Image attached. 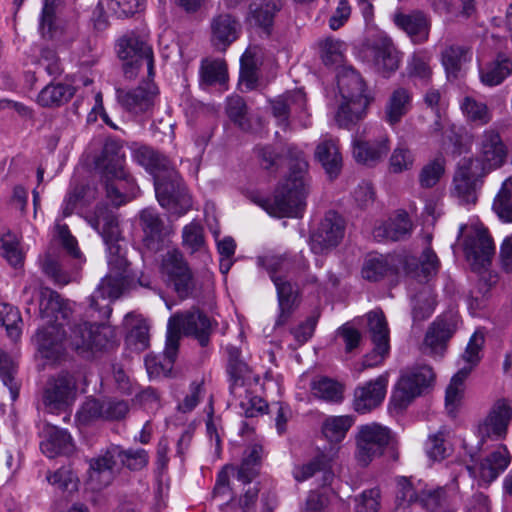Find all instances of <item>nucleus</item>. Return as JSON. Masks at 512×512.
Instances as JSON below:
<instances>
[{"label": "nucleus", "instance_id": "1", "mask_svg": "<svg viewBox=\"0 0 512 512\" xmlns=\"http://www.w3.org/2000/svg\"><path fill=\"white\" fill-rule=\"evenodd\" d=\"M39 313L46 326L37 331L35 339L38 351L48 360H58L65 344L79 354L102 350L109 344V327L76 320L73 303L48 287L40 290Z\"/></svg>", "mask_w": 512, "mask_h": 512}, {"label": "nucleus", "instance_id": "2", "mask_svg": "<svg viewBox=\"0 0 512 512\" xmlns=\"http://www.w3.org/2000/svg\"><path fill=\"white\" fill-rule=\"evenodd\" d=\"M86 220L107 245L109 274L101 280L90 296V307L98 311L101 317L107 318L111 314V308L106 300H115L122 294L129 264L119 243L120 229L113 212L107 206H97L95 212L87 216Z\"/></svg>", "mask_w": 512, "mask_h": 512}, {"label": "nucleus", "instance_id": "3", "mask_svg": "<svg viewBox=\"0 0 512 512\" xmlns=\"http://www.w3.org/2000/svg\"><path fill=\"white\" fill-rule=\"evenodd\" d=\"M133 159L153 176L156 197L162 207L174 209L179 215L191 208V198L166 156L142 146L133 151Z\"/></svg>", "mask_w": 512, "mask_h": 512}, {"label": "nucleus", "instance_id": "4", "mask_svg": "<svg viewBox=\"0 0 512 512\" xmlns=\"http://www.w3.org/2000/svg\"><path fill=\"white\" fill-rule=\"evenodd\" d=\"M289 173L276 190L273 200L259 202L270 215L276 217H299L306 205L309 192L308 162L300 149L288 146Z\"/></svg>", "mask_w": 512, "mask_h": 512}, {"label": "nucleus", "instance_id": "5", "mask_svg": "<svg viewBox=\"0 0 512 512\" xmlns=\"http://www.w3.org/2000/svg\"><path fill=\"white\" fill-rule=\"evenodd\" d=\"M102 170L107 198L120 206L136 196L137 186L125 167V154L116 141L107 142L98 164Z\"/></svg>", "mask_w": 512, "mask_h": 512}, {"label": "nucleus", "instance_id": "6", "mask_svg": "<svg viewBox=\"0 0 512 512\" xmlns=\"http://www.w3.org/2000/svg\"><path fill=\"white\" fill-rule=\"evenodd\" d=\"M118 461L129 470L139 471L147 466L149 457L144 449L123 450L119 446L109 447L89 461L88 483L91 489L101 490L113 482Z\"/></svg>", "mask_w": 512, "mask_h": 512}, {"label": "nucleus", "instance_id": "7", "mask_svg": "<svg viewBox=\"0 0 512 512\" xmlns=\"http://www.w3.org/2000/svg\"><path fill=\"white\" fill-rule=\"evenodd\" d=\"M357 463L367 467L374 459L389 451L393 460L398 459V439L390 428L377 422L360 425L355 435Z\"/></svg>", "mask_w": 512, "mask_h": 512}, {"label": "nucleus", "instance_id": "8", "mask_svg": "<svg viewBox=\"0 0 512 512\" xmlns=\"http://www.w3.org/2000/svg\"><path fill=\"white\" fill-rule=\"evenodd\" d=\"M465 256L474 271L486 269L495 255V245L488 230L480 224L461 225Z\"/></svg>", "mask_w": 512, "mask_h": 512}, {"label": "nucleus", "instance_id": "9", "mask_svg": "<svg viewBox=\"0 0 512 512\" xmlns=\"http://www.w3.org/2000/svg\"><path fill=\"white\" fill-rule=\"evenodd\" d=\"M484 335L475 331L467 344L461 359L465 365L451 378L450 384L446 389L445 406L450 415H454L461 403L464 392V381L469 376L473 368L479 363L480 352L484 344Z\"/></svg>", "mask_w": 512, "mask_h": 512}, {"label": "nucleus", "instance_id": "10", "mask_svg": "<svg viewBox=\"0 0 512 512\" xmlns=\"http://www.w3.org/2000/svg\"><path fill=\"white\" fill-rule=\"evenodd\" d=\"M117 53L123 61L124 75L128 79L137 76L142 66H146L149 77L154 75V57L150 45L140 36L130 33L118 40Z\"/></svg>", "mask_w": 512, "mask_h": 512}, {"label": "nucleus", "instance_id": "11", "mask_svg": "<svg viewBox=\"0 0 512 512\" xmlns=\"http://www.w3.org/2000/svg\"><path fill=\"white\" fill-rule=\"evenodd\" d=\"M434 380V373L430 366L420 365L404 371L392 393L391 402L397 409L406 408L424 389L428 388Z\"/></svg>", "mask_w": 512, "mask_h": 512}, {"label": "nucleus", "instance_id": "12", "mask_svg": "<svg viewBox=\"0 0 512 512\" xmlns=\"http://www.w3.org/2000/svg\"><path fill=\"white\" fill-rule=\"evenodd\" d=\"M181 332L187 336H193L201 346H207L211 334V321L209 317L199 309H192L183 313H177L170 317L167 325V337L175 336L177 345L181 338Z\"/></svg>", "mask_w": 512, "mask_h": 512}, {"label": "nucleus", "instance_id": "13", "mask_svg": "<svg viewBox=\"0 0 512 512\" xmlns=\"http://www.w3.org/2000/svg\"><path fill=\"white\" fill-rule=\"evenodd\" d=\"M507 153V147L500 134L493 129H488L479 137L477 157L464 159L477 162L475 167L487 175L503 166Z\"/></svg>", "mask_w": 512, "mask_h": 512}, {"label": "nucleus", "instance_id": "14", "mask_svg": "<svg viewBox=\"0 0 512 512\" xmlns=\"http://www.w3.org/2000/svg\"><path fill=\"white\" fill-rule=\"evenodd\" d=\"M459 317L454 311H447L439 316L429 325L424 341V352L442 356L446 351L447 344L458 329Z\"/></svg>", "mask_w": 512, "mask_h": 512}, {"label": "nucleus", "instance_id": "15", "mask_svg": "<svg viewBox=\"0 0 512 512\" xmlns=\"http://www.w3.org/2000/svg\"><path fill=\"white\" fill-rule=\"evenodd\" d=\"M345 234V221L335 211H329L310 236V248L315 254H326L336 248Z\"/></svg>", "mask_w": 512, "mask_h": 512}, {"label": "nucleus", "instance_id": "16", "mask_svg": "<svg viewBox=\"0 0 512 512\" xmlns=\"http://www.w3.org/2000/svg\"><path fill=\"white\" fill-rule=\"evenodd\" d=\"M161 270L173 283L174 289L180 298L185 299L192 294L195 288L193 275L179 250L167 251L162 259Z\"/></svg>", "mask_w": 512, "mask_h": 512}, {"label": "nucleus", "instance_id": "17", "mask_svg": "<svg viewBox=\"0 0 512 512\" xmlns=\"http://www.w3.org/2000/svg\"><path fill=\"white\" fill-rule=\"evenodd\" d=\"M76 382L68 373L50 378L43 390L42 402L50 413L65 410L75 398Z\"/></svg>", "mask_w": 512, "mask_h": 512}, {"label": "nucleus", "instance_id": "18", "mask_svg": "<svg viewBox=\"0 0 512 512\" xmlns=\"http://www.w3.org/2000/svg\"><path fill=\"white\" fill-rule=\"evenodd\" d=\"M477 162L463 159L453 177L452 194L463 204H475L477 191L482 184V178L486 176L475 167Z\"/></svg>", "mask_w": 512, "mask_h": 512}, {"label": "nucleus", "instance_id": "19", "mask_svg": "<svg viewBox=\"0 0 512 512\" xmlns=\"http://www.w3.org/2000/svg\"><path fill=\"white\" fill-rule=\"evenodd\" d=\"M512 419V408L506 400H498L486 418L478 425V447L482 449L487 440L504 439Z\"/></svg>", "mask_w": 512, "mask_h": 512}, {"label": "nucleus", "instance_id": "20", "mask_svg": "<svg viewBox=\"0 0 512 512\" xmlns=\"http://www.w3.org/2000/svg\"><path fill=\"white\" fill-rule=\"evenodd\" d=\"M273 116L278 124L284 128L289 125V116L296 114L301 125L306 128L310 125L308 115L305 113L306 96L301 89L289 91L271 102Z\"/></svg>", "mask_w": 512, "mask_h": 512}, {"label": "nucleus", "instance_id": "21", "mask_svg": "<svg viewBox=\"0 0 512 512\" xmlns=\"http://www.w3.org/2000/svg\"><path fill=\"white\" fill-rule=\"evenodd\" d=\"M387 385L388 376L383 374L357 387L354 391V410L357 413L365 414L377 408L385 398Z\"/></svg>", "mask_w": 512, "mask_h": 512}, {"label": "nucleus", "instance_id": "22", "mask_svg": "<svg viewBox=\"0 0 512 512\" xmlns=\"http://www.w3.org/2000/svg\"><path fill=\"white\" fill-rule=\"evenodd\" d=\"M227 353V372L230 376L231 393L242 394L243 386H251L259 382V377L254 375L248 365L241 357V350L234 345L226 346Z\"/></svg>", "mask_w": 512, "mask_h": 512}, {"label": "nucleus", "instance_id": "23", "mask_svg": "<svg viewBox=\"0 0 512 512\" xmlns=\"http://www.w3.org/2000/svg\"><path fill=\"white\" fill-rule=\"evenodd\" d=\"M156 94V87L150 83L139 85L131 90L116 89L118 103L126 111L136 115L145 113L153 107Z\"/></svg>", "mask_w": 512, "mask_h": 512}, {"label": "nucleus", "instance_id": "24", "mask_svg": "<svg viewBox=\"0 0 512 512\" xmlns=\"http://www.w3.org/2000/svg\"><path fill=\"white\" fill-rule=\"evenodd\" d=\"M395 25L403 30L414 44H422L429 38L430 20L421 11L398 12L394 15Z\"/></svg>", "mask_w": 512, "mask_h": 512}, {"label": "nucleus", "instance_id": "25", "mask_svg": "<svg viewBox=\"0 0 512 512\" xmlns=\"http://www.w3.org/2000/svg\"><path fill=\"white\" fill-rule=\"evenodd\" d=\"M389 151V138L386 134L374 140H355L353 142V156L358 163L373 166L381 161Z\"/></svg>", "mask_w": 512, "mask_h": 512}, {"label": "nucleus", "instance_id": "26", "mask_svg": "<svg viewBox=\"0 0 512 512\" xmlns=\"http://www.w3.org/2000/svg\"><path fill=\"white\" fill-rule=\"evenodd\" d=\"M241 25L230 14H219L211 21V42L214 47L224 51L239 35Z\"/></svg>", "mask_w": 512, "mask_h": 512}, {"label": "nucleus", "instance_id": "27", "mask_svg": "<svg viewBox=\"0 0 512 512\" xmlns=\"http://www.w3.org/2000/svg\"><path fill=\"white\" fill-rule=\"evenodd\" d=\"M140 226L143 232V244L152 251H158L163 243L164 222L152 208L143 209L140 214Z\"/></svg>", "mask_w": 512, "mask_h": 512}, {"label": "nucleus", "instance_id": "28", "mask_svg": "<svg viewBox=\"0 0 512 512\" xmlns=\"http://www.w3.org/2000/svg\"><path fill=\"white\" fill-rule=\"evenodd\" d=\"M430 133L439 137L440 146L447 153L460 155L463 152V136L457 125L438 118L430 126Z\"/></svg>", "mask_w": 512, "mask_h": 512}, {"label": "nucleus", "instance_id": "29", "mask_svg": "<svg viewBox=\"0 0 512 512\" xmlns=\"http://www.w3.org/2000/svg\"><path fill=\"white\" fill-rule=\"evenodd\" d=\"M338 448L331 446L327 452L319 453L311 462L295 468L293 475L298 482L312 477L316 472L323 471L324 484H329L333 478L331 465L337 457Z\"/></svg>", "mask_w": 512, "mask_h": 512}, {"label": "nucleus", "instance_id": "30", "mask_svg": "<svg viewBox=\"0 0 512 512\" xmlns=\"http://www.w3.org/2000/svg\"><path fill=\"white\" fill-rule=\"evenodd\" d=\"M440 261L436 253L427 247L423 250L419 259L407 257L404 269L407 275L417 279L419 282L429 281L439 270Z\"/></svg>", "mask_w": 512, "mask_h": 512}, {"label": "nucleus", "instance_id": "31", "mask_svg": "<svg viewBox=\"0 0 512 512\" xmlns=\"http://www.w3.org/2000/svg\"><path fill=\"white\" fill-rule=\"evenodd\" d=\"M179 346L175 336H166L165 350L162 355H148L145 366L150 377L170 376L177 357Z\"/></svg>", "mask_w": 512, "mask_h": 512}, {"label": "nucleus", "instance_id": "32", "mask_svg": "<svg viewBox=\"0 0 512 512\" xmlns=\"http://www.w3.org/2000/svg\"><path fill=\"white\" fill-rule=\"evenodd\" d=\"M412 227L408 213L399 210L393 217L374 229V237L380 240H403L411 234Z\"/></svg>", "mask_w": 512, "mask_h": 512}, {"label": "nucleus", "instance_id": "33", "mask_svg": "<svg viewBox=\"0 0 512 512\" xmlns=\"http://www.w3.org/2000/svg\"><path fill=\"white\" fill-rule=\"evenodd\" d=\"M44 432L45 439L41 442L40 449L47 457L54 458L73 451L72 438L66 430L47 425Z\"/></svg>", "mask_w": 512, "mask_h": 512}, {"label": "nucleus", "instance_id": "34", "mask_svg": "<svg viewBox=\"0 0 512 512\" xmlns=\"http://www.w3.org/2000/svg\"><path fill=\"white\" fill-rule=\"evenodd\" d=\"M369 104L370 98L341 99L335 114L337 125L350 129L365 117Z\"/></svg>", "mask_w": 512, "mask_h": 512}, {"label": "nucleus", "instance_id": "35", "mask_svg": "<svg viewBox=\"0 0 512 512\" xmlns=\"http://www.w3.org/2000/svg\"><path fill=\"white\" fill-rule=\"evenodd\" d=\"M39 264L42 272L56 285L64 286L71 282V274L63 268L62 254L57 247L50 246L39 257Z\"/></svg>", "mask_w": 512, "mask_h": 512}, {"label": "nucleus", "instance_id": "36", "mask_svg": "<svg viewBox=\"0 0 512 512\" xmlns=\"http://www.w3.org/2000/svg\"><path fill=\"white\" fill-rule=\"evenodd\" d=\"M366 319L368 332L379 355L389 353V328L383 311L372 310L366 314Z\"/></svg>", "mask_w": 512, "mask_h": 512}, {"label": "nucleus", "instance_id": "37", "mask_svg": "<svg viewBox=\"0 0 512 512\" xmlns=\"http://www.w3.org/2000/svg\"><path fill=\"white\" fill-rule=\"evenodd\" d=\"M278 296L279 315L276 320V326L286 324L291 317L297 297V292L294 286L283 277H274L273 281Z\"/></svg>", "mask_w": 512, "mask_h": 512}, {"label": "nucleus", "instance_id": "38", "mask_svg": "<svg viewBox=\"0 0 512 512\" xmlns=\"http://www.w3.org/2000/svg\"><path fill=\"white\" fill-rule=\"evenodd\" d=\"M59 4V0H44L39 17L38 30L45 39H55L63 32L61 21L58 17Z\"/></svg>", "mask_w": 512, "mask_h": 512}, {"label": "nucleus", "instance_id": "39", "mask_svg": "<svg viewBox=\"0 0 512 512\" xmlns=\"http://www.w3.org/2000/svg\"><path fill=\"white\" fill-rule=\"evenodd\" d=\"M315 158L321 163L330 177H336L342 167V156L336 140L323 139L315 149Z\"/></svg>", "mask_w": 512, "mask_h": 512}, {"label": "nucleus", "instance_id": "40", "mask_svg": "<svg viewBox=\"0 0 512 512\" xmlns=\"http://www.w3.org/2000/svg\"><path fill=\"white\" fill-rule=\"evenodd\" d=\"M341 99L369 98L361 75L352 67H344L338 74Z\"/></svg>", "mask_w": 512, "mask_h": 512}, {"label": "nucleus", "instance_id": "41", "mask_svg": "<svg viewBox=\"0 0 512 512\" xmlns=\"http://www.w3.org/2000/svg\"><path fill=\"white\" fill-rule=\"evenodd\" d=\"M411 92L403 87L395 89L389 96L385 106V120L390 125H395L401 121L403 116L411 108Z\"/></svg>", "mask_w": 512, "mask_h": 512}, {"label": "nucleus", "instance_id": "42", "mask_svg": "<svg viewBox=\"0 0 512 512\" xmlns=\"http://www.w3.org/2000/svg\"><path fill=\"white\" fill-rule=\"evenodd\" d=\"M510 454L504 445H500L487 456L479 466V476L485 482L495 480L510 464Z\"/></svg>", "mask_w": 512, "mask_h": 512}, {"label": "nucleus", "instance_id": "43", "mask_svg": "<svg viewBox=\"0 0 512 512\" xmlns=\"http://www.w3.org/2000/svg\"><path fill=\"white\" fill-rule=\"evenodd\" d=\"M397 272L393 257L378 255L370 256L364 261L361 274L365 280L378 282Z\"/></svg>", "mask_w": 512, "mask_h": 512}, {"label": "nucleus", "instance_id": "44", "mask_svg": "<svg viewBox=\"0 0 512 512\" xmlns=\"http://www.w3.org/2000/svg\"><path fill=\"white\" fill-rule=\"evenodd\" d=\"M374 63L384 77L390 76L399 68L400 56L391 40H384L375 47Z\"/></svg>", "mask_w": 512, "mask_h": 512}, {"label": "nucleus", "instance_id": "45", "mask_svg": "<svg viewBox=\"0 0 512 512\" xmlns=\"http://www.w3.org/2000/svg\"><path fill=\"white\" fill-rule=\"evenodd\" d=\"M74 93V87L69 84L51 83L40 91L37 102L42 107H59L67 103L73 97Z\"/></svg>", "mask_w": 512, "mask_h": 512}, {"label": "nucleus", "instance_id": "46", "mask_svg": "<svg viewBox=\"0 0 512 512\" xmlns=\"http://www.w3.org/2000/svg\"><path fill=\"white\" fill-rule=\"evenodd\" d=\"M512 73V61L504 54H498L496 59L480 72L481 81L487 86L501 84Z\"/></svg>", "mask_w": 512, "mask_h": 512}, {"label": "nucleus", "instance_id": "47", "mask_svg": "<svg viewBox=\"0 0 512 512\" xmlns=\"http://www.w3.org/2000/svg\"><path fill=\"white\" fill-rule=\"evenodd\" d=\"M263 456L260 444L250 445L244 452V457L237 470V479L244 484L250 483L257 475Z\"/></svg>", "mask_w": 512, "mask_h": 512}, {"label": "nucleus", "instance_id": "48", "mask_svg": "<svg viewBox=\"0 0 512 512\" xmlns=\"http://www.w3.org/2000/svg\"><path fill=\"white\" fill-rule=\"evenodd\" d=\"M468 49L463 46L451 45L441 53V61L446 71L448 80L459 77L462 65L469 60Z\"/></svg>", "mask_w": 512, "mask_h": 512}, {"label": "nucleus", "instance_id": "49", "mask_svg": "<svg viewBox=\"0 0 512 512\" xmlns=\"http://www.w3.org/2000/svg\"><path fill=\"white\" fill-rule=\"evenodd\" d=\"M353 422V418L348 415L327 417L322 424V433L330 443H339L345 438Z\"/></svg>", "mask_w": 512, "mask_h": 512}, {"label": "nucleus", "instance_id": "50", "mask_svg": "<svg viewBox=\"0 0 512 512\" xmlns=\"http://www.w3.org/2000/svg\"><path fill=\"white\" fill-rule=\"evenodd\" d=\"M281 9L279 0H263L250 4V19L264 29L271 27L276 12Z\"/></svg>", "mask_w": 512, "mask_h": 512}, {"label": "nucleus", "instance_id": "51", "mask_svg": "<svg viewBox=\"0 0 512 512\" xmlns=\"http://www.w3.org/2000/svg\"><path fill=\"white\" fill-rule=\"evenodd\" d=\"M436 298L430 286H424L412 299L414 321H424L434 312Z\"/></svg>", "mask_w": 512, "mask_h": 512}, {"label": "nucleus", "instance_id": "52", "mask_svg": "<svg viewBox=\"0 0 512 512\" xmlns=\"http://www.w3.org/2000/svg\"><path fill=\"white\" fill-rule=\"evenodd\" d=\"M420 488H415L406 477L396 480L395 509L397 512H407L413 503L418 502Z\"/></svg>", "mask_w": 512, "mask_h": 512}, {"label": "nucleus", "instance_id": "53", "mask_svg": "<svg viewBox=\"0 0 512 512\" xmlns=\"http://www.w3.org/2000/svg\"><path fill=\"white\" fill-rule=\"evenodd\" d=\"M257 385L258 383H253L251 386H243L241 390L242 394L239 395L237 393H232L236 398L240 400V408L246 417H257L267 408L266 402L261 397L254 395L252 388Z\"/></svg>", "mask_w": 512, "mask_h": 512}, {"label": "nucleus", "instance_id": "54", "mask_svg": "<svg viewBox=\"0 0 512 512\" xmlns=\"http://www.w3.org/2000/svg\"><path fill=\"white\" fill-rule=\"evenodd\" d=\"M128 325L131 327L127 336V342L135 350L143 351L149 346V327L147 323L139 318L129 314L126 317Z\"/></svg>", "mask_w": 512, "mask_h": 512}, {"label": "nucleus", "instance_id": "55", "mask_svg": "<svg viewBox=\"0 0 512 512\" xmlns=\"http://www.w3.org/2000/svg\"><path fill=\"white\" fill-rule=\"evenodd\" d=\"M17 364L6 352L0 349V379L8 387L12 400L19 394V384L16 381Z\"/></svg>", "mask_w": 512, "mask_h": 512}, {"label": "nucleus", "instance_id": "56", "mask_svg": "<svg viewBox=\"0 0 512 512\" xmlns=\"http://www.w3.org/2000/svg\"><path fill=\"white\" fill-rule=\"evenodd\" d=\"M512 177L507 178L496 195L493 210L505 222H512Z\"/></svg>", "mask_w": 512, "mask_h": 512}, {"label": "nucleus", "instance_id": "57", "mask_svg": "<svg viewBox=\"0 0 512 512\" xmlns=\"http://www.w3.org/2000/svg\"><path fill=\"white\" fill-rule=\"evenodd\" d=\"M21 323L22 318L16 307L7 303L0 304V326L5 327L8 337L13 341L21 336Z\"/></svg>", "mask_w": 512, "mask_h": 512}, {"label": "nucleus", "instance_id": "58", "mask_svg": "<svg viewBox=\"0 0 512 512\" xmlns=\"http://www.w3.org/2000/svg\"><path fill=\"white\" fill-rule=\"evenodd\" d=\"M312 390L316 397L327 402L339 403L343 399V385L330 378H321L315 381Z\"/></svg>", "mask_w": 512, "mask_h": 512}, {"label": "nucleus", "instance_id": "59", "mask_svg": "<svg viewBox=\"0 0 512 512\" xmlns=\"http://www.w3.org/2000/svg\"><path fill=\"white\" fill-rule=\"evenodd\" d=\"M444 172L445 159L442 155H438L421 169L419 174V183L421 187H434L439 182Z\"/></svg>", "mask_w": 512, "mask_h": 512}, {"label": "nucleus", "instance_id": "60", "mask_svg": "<svg viewBox=\"0 0 512 512\" xmlns=\"http://www.w3.org/2000/svg\"><path fill=\"white\" fill-rule=\"evenodd\" d=\"M461 111L468 120L485 125L491 120V113L486 104L476 101L474 98L466 96L460 104Z\"/></svg>", "mask_w": 512, "mask_h": 512}, {"label": "nucleus", "instance_id": "61", "mask_svg": "<svg viewBox=\"0 0 512 512\" xmlns=\"http://www.w3.org/2000/svg\"><path fill=\"white\" fill-rule=\"evenodd\" d=\"M226 112L232 122H234L241 130L249 131L251 123L247 118V106L240 96L228 98Z\"/></svg>", "mask_w": 512, "mask_h": 512}, {"label": "nucleus", "instance_id": "62", "mask_svg": "<svg viewBox=\"0 0 512 512\" xmlns=\"http://www.w3.org/2000/svg\"><path fill=\"white\" fill-rule=\"evenodd\" d=\"M431 58L424 52L414 53L407 65L408 75L427 83L432 76Z\"/></svg>", "mask_w": 512, "mask_h": 512}, {"label": "nucleus", "instance_id": "63", "mask_svg": "<svg viewBox=\"0 0 512 512\" xmlns=\"http://www.w3.org/2000/svg\"><path fill=\"white\" fill-rule=\"evenodd\" d=\"M427 456L433 461H442L450 454V447L446 440V434L440 430L429 435L425 443Z\"/></svg>", "mask_w": 512, "mask_h": 512}, {"label": "nucleus", "instance_id": "64", "mask_svg": "<svg viewBox=\"0 0 512 512\" xmlns=\"http://www.w3.org/2000/svg\"><path fill=\"white\" fill-rule=\"evenodd\" d=\"M182 244L185 248L189 249L191 253L204 248V229L199 222L192 221L184 226L182 230Z\"/></svg>", "mask_w": 512, "mask_h": 512}]
</instances>
